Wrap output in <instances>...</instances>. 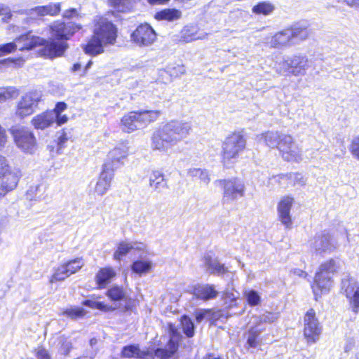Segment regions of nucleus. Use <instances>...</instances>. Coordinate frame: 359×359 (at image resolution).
Wrapping results in <instances>:
<instances>
[{"label": "nucleus", "instance_id": "obj_6", "mask_svg": "<svg viewBox=\"0 0 359 359\" xmlns=\"http://www.w3.org/2000/svg\"><path fill=\"white\" fill-rule=\"evenodd\" d=\"M246 145V140L240 133L228 136L222 146V163L226 168L231 167L238 158Z\"/></svg>", "mask_w": 359, "mask_h": 359}, {"label": "nucleus", "instance_id": "obj_10", "mask_svg": "<svg viewBox=\"0 0 359 359\" xmlns=\"http://www.w3.org/2000/svg\"><path fill=\"white\" fill-rule=\"evenodd\" d=\"M16 146L23 152L32 154L36 148V140L33 132L27 127L13 126L9 130Z\"/></svg>", "mask_w": 359, "mask_h": 359}, {"label": "nucleus", "instance_id": "obj_58", "mask_svg": "<svg viewBox=\"0 0 359 359\" xmlns=\"http://www.w3.org/2000/svg\"><path fill=\"white\" fill-rule=\"evenodd\" d=\"M68 121V117L65 114H59L57 115V119L55 122L58 126H61Z\"/></svg>", "mask_w": 359, "mask_h": 359}, {"label": "nucleus", "instance_id": "obj_27", "mask_svg": "<svg viewBox=\"0 0 359 359\" xmlns=\"http://www.w3.org/2000/svg\"><path fill=\"white\" fill-rule=\"evenodd\" d=\"M208 34L201 32L196 25H187L181 32V39L186 43L196 40H202L207 37Z\"/></svg>", "mask_w": 359, "mask_h": 359}, {"label": "nucleus", "instance_id": "obj_13", "mask_svg": "<svg viewBox=\"0 0 359 359\" xmlns=\"http://www.w3.org/2000/svg\"><path fill=\"white\" fill-rule=\"evenodd\" d=\"M41 96V93L37 90H32L25 93L17 102L15 115L23 118L32 114L37 107Z\"/></svg>", "mask_w": 359, "mask_h": 359}, {"label": "nucleus", "instance_id": "obj_17", "mask_svg": "<svg viewBox=\"0 0 359 359\" xmlns=\"http://www.w3.org/2000/svg\"><path fill=\"white\" fill-rule=\"evenodd\" d=\"M131 40L139 46H149L156 40L157 34L147 23L140 25L130 35Z\"/></svg>", "mask_w": 359, "mask_h": 359}, {"label": "nucleus", "instance_id": "obj_5", "mask_svg": "<svg viewBox=\"0 0 359 359\" xmlns=\"http://www.w3.org/2000/svg\"><path fill=\"white\" fill-rule=\"evenodd\" d=\"M160 110L139 109L124 115L121 119V128L126 133H133L147 128L156 121L161 115Z\"/></svg>", "mask_w": 359, "mask_h": 359}, {"label": "nucleus", "instance_id": "obj_52", "mask_svg": "<svg viewBox=\"0 0 359 359\" xmlns=\"http://www.w3.org/2000/svg\"><path fill=\"white\" fill-rule=\"evenodd\" d=\"M67 106L65 102H57L55 105V107L53 110H50L49 112H54L55 114V120L57 119V115L59 114H62L66 109Z\"/></svg>", "mask_w": 359, "mask_h": 359}, {"label": "nucleus", "instance_id": "obj_26", "mask_svg": "<svg viewBox=\"0 0 359 359\" xmlns=\"http://www.w3.org/2000/svg\"><path fill=\"white\" fill-rule=\"evenodd\" d=\"M121 354L123 357L133 359H154V353L148 350H140L138 346L128 345L123 348Z\"/></svg>", "mask_w": 359, "mask_h": 359}, {"label": "nucleus", "instance_id": "obj_54", "mask_svg": "<svg viewBox=\"0 0 359 359\" xmlns=\"http://www.w3.org/2000/svg\"><path fill=\"white\" fill-rule=\"evenodd\" d=\"M238 293L236 292V294L233 292L226 291L223 293V298L226 300H229L230 303L236 301L238 298Z\"/></svg>", "mask_w": 359, "mask_h": 359}, {"label": "nucleus", "instance_id": "obj_38", "mask_svg": "<svg viewBox=\"0 0 359 359\" xmlns=\"http://www.w3.org/2000/svg\"><path fill=\"white\" fill-rule=\"evenodd\" d=\"M275 9V7L273 4L269 2H260L253 6L252 11V13L259 15L262 14L264 15H267L271 14Z\"/></svg>", "mask_w": 359, "mask_h": 359}, {"label": "nucleus", "instance_id": "obj_63", "mask_svg": "<svg viewBox=\"0 0 359 359\" xmlns=\"http://www.w3.org/2000/svg\"><path fill=\"white\" fill-rule=\"evenodd\" d=\"M168 1L169 0H148L149 3L151 4H164Z\"/></svg>", "mask_w": 359, "mask_h": 359}, {"label": "nucleus", "instance_id": "obj_41", "mask_svg": "<svg viewBox=\"0 0 359 359\" xmlns=\"http://www.w3.org/2000/svg\"><path fill=\"white\" fill-rule=\"evenodd\" d=\"M64 264L65 265L69 274L71 276L72 274H74L80 270L84 265V262L82 259L76 258Z\"/></svg>", "mask_w": 359, "mask_h": 359}, {"label": "nucleus", "instance_id": "obj_62", "mask_svg": "<svg viewBox=\"0 0 359 359\" xmlns=\"http://www.w3.org/2000/svg\"><path fill=\"white\" fill-rule=\"evenodd\" d=\"M354 346V341L353 339H350L348 341V343L344 347V350L346 352L349 351L351 350L352 347Z\"/></svg>", "mask_w": 359, "mask_h": 359}, {"label": "nucleus", "instance_id": "obj_14", "mask_svg": "<svg viewBox=\"0 0 359 359\" xmlns=\"http://www.w3.org/2000/svg\"><path fill=\"white\" fill-rule=\"evenodd\" d=\"M60 11V4H50L47 6L35 7L29 11L28 16H22L20 20L22 21V24L15 25L18 29H25L27 25L34 23L36 17L43 16L45 15H55Z\"/></svg>", "mask_w": 359, "mask_h": 359}, {"label": "nucleus", "instance_id": "obj_45", "mask_svg": "<svg viewBox=\"0 0 359 359\" xmlns=\"http://www.w3.org/2000/svg\"><path fill=\"white\" fill-rule=\"evenodd\" d=\"M244 295L248 303L252 306H257L260 303L261 297L255 290H251L245 291Z\"/></svg>", "mask_w": 359, "mask_h": 359}, {"label": "nucleus", "instance_id": "obj_44", "mask_svg": "<svg viewBox=\"0 0 359 359\" xmlns=\"http://www.w3.org/2000/svg\"><path fill=\"white\" fill-rule=\"evenodd\" d=\"M254 318L255 325H258V327H259L260 324L262 323H271L275 321L277 319V316L274 313H266L261 316H255Z\"/></svg>", "mask_w": 359, "mask_h": 359}, {"label": "nucleus", "instance_id": "obj_51", "mask_svg": "<svg viewBox=\"0 0 359 359\" xmlns=\"http://www.w3.org/2000/svg\"><path fill=\"white\" fill-rule=\"evenodd\" d=\"M350 150L351 154L359 159V136L353 140Z\"/></svg>", "mask_w": 359, "mask_h": 359}, {"label": "nucleus", "instance_id": "obj_53", "mask_svg": "<svg viewBox=\"0 0 359 359\" xmlns=\"http://www.w3.org/2000/svg\"><path fill=\"white\" fill-rule=\"evenodd\" d=\"M35 357L36 359H50L48 352L41 347H39L36 350Z\"/></svg>", "mask_w": 359, "mask_h": 359}, {"label": "nucleus", "instance_id": "obj_32", "mask_svg": "<svg viewBox=\"0 0 359 359\" xmlns=\"http://www.w3.org/2000/svg\"><path fill=\"white\" fill-rule=\"evenodd\" d=\"M205 264L211 273L223 274L227 271L224 264L210 256L205 257Z\"/></svg>", "mask_w": 359, "mask_h": 359}, {"label": "nucleus", "instance_id": "obj_15", "mask_svg": "<svg viewBox=\"0 0 359 359\" xmlns=\"http://www.w3.org/2000/svg\"><path fill=\"white\" fill-rule=\"evenodd\" d=\"M304 336L309 343H316L322 332V326L316 317L313 309L309 310L304 319Z\"/></svg>", "mask_w": 359, "mask_h": 359}, {"label": "nucleus", "instance_id": "obj_48", "mask_svg": "<svg viewBox=\"0 0 359 359\" xmlns=\"http://www.w3.org/2000/svg\"><path fill=\"white\" fill-rule=\"evenodd\" d=\"M83 304L88 307L95 309H99L101 311H107L108 309L107 306L105 305L103 302H96V301H93V300H90V299L85 300L83 302Z\"/></svg>", "mask_w": 359, "mask_h": 359}, {"label": "nucleus", "instance_id": "obj_12", "mask_svg": "<svg viewBox=\"0 0 359 359\" xmlns=\"http://www.w3.org/2000/svg\"><path fill=\"white\" fill-rule=\"evenodd\" d=\"M310 247L317 255L323 256L334 252L339 244L329 232L323 231L316 233L310 240Z\"/></svg>", "mask_w": 359, "mask_h": 359}, {"label": "nucleus", "instance_id": "obj_39", "mask_svg": "<svg viewBox=\"0 0 359 359\" xmlns=\"http://www.w3.org/2000/svg\"><path fill=\"white\" fill-rule=\"evenodd\" d=\"M69 276H70V274H69L65 265L62 264L55 269L53 274L50 277V282L53 283L57 281H62Z\"/></svg>", "mask_w": 359, "mask_h": 359}, {"label": "nucleus", "instance_id": "obj_1", "mask_svg": "<svg viewBox=\"0 0 359 359\" xmlns=\"http://www.w3.org/2000/svg\"><path fill=\"white\" fill-rule=\"evenodd\" d=\"M191 131V122L180 119L171 120L154 131L151 137V148L154 151L165 152L187 138Z\"/></svg>", "mask_w": 359, "mask_h": 359}, {"label": "nucleus", "instance_id": "obj_2", "mask_svg": "<svg viewBox=\"0 0 359 359\" xmlns=\"http://www.w3.org/2000/svg\"><path fill=\"white\" fill-rule=\"evenodd\" d=\"M81 28V26L76 25L72 21H55L50 26V34L51 36L58 41H45L41 44L38 46H43V54L50 58L60 57L64 54L68 48V44L66 42L69 40L77 31Z\"/></svg>", "mask_w": 359, "mask_h": 359}, {"label": "nucleus", "instance_id": "obj_20", "mask_svg": "<svg viewBox=\"0 0 359 359\" xmlns=\"http://www.w3.org/2000/svg\"><path fill=\"white\" fill-rule=\"evenodd\" d=\"M129 146L128 142L119 144L109 151L107 161L104 164H109L112 171L123 165L122 160L128 156Z\"/></svg>", "mask_w": 359, "mask_h": 359}, {"label": "nucleus", "instance_id": "obj_37", "mask_svg": "<svg viewBox=\"0 0 359 359\" xmlns=\"http://www.w3.org/2000/svg\"><path fill=\"white\" fill-rule=\"evenodd\" d=\"M188 175L193 178L199 179L202 182L208 184L210 182L208 172L205 170L201 168H192L187 171Z\"/></svg>", "mask_w": 359, "mask_h": 359}, {"label": "nucleus", "instance_id": "obj_59", "mask_svg": "<svg viewBox=\"0 0 359 359\" xmlns=\"http://www.w3.org/2000/svg\"><path fill=\"white\" fill-rule=\"evenodd\" d=\"M67 137L66 135V134L63 133L62 135H61L59 137H58V145H59V148H62V146L64 145V144L67 142Z\"/></svg>", "mask_w": 359, "mask_h": 359}, {"label": "nucleus", "instance_id": "obj_56", "mask_svg": "<svg viewBox=\"0 0 359 359\" xmlns=\"http://www.w3.org/2000/svg\"><path fill=\"white\" fill-rule=\"evenodd\" d=\"M210 313L209 310H200L196 313V320L198 323H201L205 318L207 313Z\"/></svg>", "mask_w": 359, "mask_h": 359}, {"label": "nucleus", "instance_id": "obj_30", "mask_svg": "<svg viewBox=\"0 0 359 359\" xmlns=\"http://www.w3.org/2000/svg\"><path fill=\"white\" fill-rule=\"evenodd\" d=\"M116 276V271L111 267H105L101 269L96 274V282L100 288L105 287V286Z\"/></svg>", "mask_w": 359, "mask_h": 359}, {"label": "nucleus", "instance_id": "obj_33", "mask_svg": "<svg viewBox=\"0 0 359 359\" xmlns=\"http://www.w3.org/2000/svg\"><path fill=\"white\" fill-rule=\"evenodd\" d=\"M107 296L112 301H121L128 299L127 292L120 286H113L107 292Z\"/></svg>", "mask_w": 359, "mask_h": 359}, {"label": "nucleus", "instance_id": "obj_50", "mask_svg": "<svg viewBox=\"0 0 359 359\" xmlns=\"http://www.w3.org/2000/svg\"><path fill=\"white\" fill-rule=\"evenodd\" d=\"M289 178L293 182L294 184H298L304 186L306 183V178L304 175L299 173H292L290 174Z\"/></svg>", "mask_w": 359, "mask_h": 359}, {"label": "nucleus", "instance_id": "obj_28", "mask_svg": "<svg viewBox=\"0 0 359 359\" xmlns=\"http://www.w3.org/2000/svg\"><path fill=\"white\" fill-rule=\"evenodd\" d=\"M143 248L144 245L142 243L127 241L120 242L114 253V258L116 260L120 261L123 257L126 256L132 250H142Z\"/></svg>", "mask_w": 359, "mask_h": 359}, {"label": "nucleus", "instance_id": "obj_11", "mask_svg": "<svg viewBox=\"0 0 359 359\" xmlns=\"http://www.w3.org/2000/svg\"><path fill=\"white\" fill-rule=\"evenodd\" d=\"M280 65L283 69L280 70V73H287L298 76L305 75L306 71L313 66V61L309 60L306 55H294Z\"/></svg>", "mask_w": 359, "mask_h": 359}, {"label": "nucleus", "instance_id": "obj_47", "mask_svg": "<svg viewBox=\"0 0 359 359\" xmlns=\"http://www.w3.org/2000/svg\"><path fill=\"white\" fill-rule=\"evenodd\" d=\"M43 189L42 185H35L32 186L29 188V189L27 192V198H29L30 200L34 199L38 200L41 198V191Z\"/></svg>", "mask_w": 359, "mask_h": 359}, {"label": "nucleus", "instance_id": "obj_21", "mask_svg": "<svg viewBox=\"0 0 359 359\" xmlns=\"http://www.w3.org/2000/svg\"><path fill=\"white\" fill-rule=\"evenodd\" d=\"M114 171L109 164L102 165V170L95 187V192L99 196L104 195L111 187Z\"/></svg>", "mask_w": 359, "mask_h": 359}, {"label": "nucleus", "instance_id": "obj_57", "mask_svg": "<svg viewBox=\"0 0 359 359\" xmlns=\"http://www.w3.org/2000/svg\"><path fill=\"white\" fill-rule=\"evenodd\" d=\"M337 2H344L348 6L353 7L359 10V0H336Z\"/></svg>", "mask_w": 359, "mask_h": 359}, {"label": "nucleus", "instance_id": "obj_7", "mask_svg": "<svg viewBox=\"0 0 359 359\" xmlns=\"http://www.w3.org/2000/svg\"><path fill=\"white\" fill-rule=\"evenodd\" d=\"M337 269L338 263L333 259H330L320 265V270L316 273L314 283L312 285L316 296L330 290L332 285L331 274L337 271Z\"/></svg>", "mask_w": 359, "mask_h": 359}, {"label": "nucleus", "instance_id": "obj_9", "mask_svg": "<svg viewBox=\"0 0 359 359\" xmlns=\"http://www.w3.org/2000/svg\"><path fill=\"white\" fill-rule=\"evenodd\" d=\"M216 182L223 189L222 203L224 204L232 203L245 195V184L240 178L219 180Z\"/></svg>", "mask_w": 359, "mask_h": 359}, {"label": "nucleus", "instance_id": "obj_46", "mask_svg": "<svg viewBox=\"0 0 359 359\" xmlns=\"http://www.w3.org/2000/svg\"><path fill=\"white\" fill-rule=\"evenodd\" d=\"M262 330L263 329L258 327V325H255L251 328V330L249 332L248 341H247L248 344L250 347H256L257 346V338Z\"/></svg>", "mask_w": 359, "mask_h": 359}, {"label": "nucleus", "instance_id": "obj_3", "mask_svg": "<svg viewBox=\"0 0 359 359\" xmlns=\"http://www.w3.org/2000/svg\"><path fill=\"white\" fill-rule=\"evenodd\" d=\"M116 28L109 20L99 18L95 24L93 36L84 47L86 53L96 55L103 53L104 46L112 45L116 39Z\"/></svg>", "mask_w": 359, "mask_h": 359}, {"label": "nucleus", "instance_id": "obj_34", "mask_svg": "<svg viewBox=\"0 0 359 359\" xmlns=\"http://www.w3.org/2000/svg\"><path fill=\"white\" fill-rule=\"evenodd\" d=\"M281 137L282 134L271 131L262 134L259 140H263L268 147L274 148L278 147Z\"/></svg>", "mask_w": 359, "mask_h": 359}, {"label": "nucleus", "instance_id": "obj_23", "mask_svg": "<svg viewBox=\"0 0 359 359\" xmlns=\"http://www.w3.org/2000/svg\"><path fill=\"white\" fill-rule=\"evenodd\" d=\"M1 176L3 178L0 184V198L15 189L20 178L19 172L18 170H11V169L7 173Z\"/></svg>", "mask_w": 359, "mask_h": 359}, {"label": "nucleus", "instance_id": "obj_49", "mask_svg": "<svg viewBox=\"0 0 359 359\" xmlns=\"http://www.w3.org/2000/svg\"><path fill=\"white\" fill-rule=\"evenodd\" d=\"M59 344H60V351L63 355H67L72 348L71 342L66 338L60 337Z\"/></svg>", "mask_w": 359, "mask_h": 359}, {"label": "nucleus", "instance_id": "obj_16", "mask_svg": "<svg viewBox=\"0 0 359 359\" xmlns=\"http://www.w3.org/2000/svg\"><path fill=\"white\" fill-rule=\"evenodd\" d=\"M277 148L283 158L287 161L301 159V150L290 135L282 134Z\"/></svg>", "mask_w": 359, "mask_h": 359}, {"label": "nucleus", "instance_id": "obj_55", "mask_svg": "<svg viewBox=\"0 0 359 359\" xmlns=\"http://www.w3.org/2000/svg\"><path fill=\"white\" fill-rule=\"evenodd\" d=\"M0 15H6L5 18H3L4 21H7V19H10L12 16L10 10L2 4H0Z\"/></svg>", "mask_w": 359, "mask_h": 359}, {"label": "nucleus", "instance_id": "obj_31", "mask_svg": "<svg viewBox=\"0 0 359 359\" xmlns=\"http://www.w3.org/2000/svg\"><path fill=\"white\" fill-rule=\"evenodd\" d=\"M182 11L175 8H165L156 13L154 18L157 20L173 22L182 18Z\"/></svg>", "mask_w": 359, "mask_h": 359}, {"label": "nucleus", "instance_id": "obj_42", "mask_svg": "<svg viewBox=\"0 0 359 359\" xmlns=\"http://www.w3.org/2000/svg\"><path fill=\"white\" fill-rule=\"evenodd\" d=\"M181 325L184 334L188 337H192L194 334V325L191 320L186 316L181 318Z\"/></svg>", "mask_w": 359, "mask_h": 359}, {"label": "nucleus", "instance_id": "obj_35", "mask_svg": "<svg viewBox=\"0 0 359 359\" xmlns=\"http://www.w3.org/2000/svg\"><path fill=\"white\" fill-rule=\"evenodd\" d=\"M87 311L81 307L70 306L62 311V315L72 320H76L83 318Z\"/></svg>", "mask_w": 359, "mask_h": 359}, {"label": "nucleus", "instance_id": "obj_8", "mask_svg": "<svg viewBox=\"0 0 359 359\" xmlns=\"http://www.w3.org/2000/svg\"><path fill=\"white\" fill-rule=\"evenodd\" d=\"M44 41L43 39L28 32L15 38L12 42L0 44V57L11 53L17 49L21 51L31 50Z\"/></svg>", "mask_w": 359, "mask_h": 359}, {"label": "nucleus", "instance_id": "obj_22", "mask_svg": "<svg viewBox=\"0 0 359 359\" xmlns=\"http://www.w3.org/2000/svg\"><path fill=\"white\" fill-rule=\"evenodd\" d=\"M293 198L289 196H285L278 204V215L281 223L286 228H290L292 225V219L290 210L293 204Z\"/></svg>", "mask_w": 359, "mask_h": 359}, {"label": "nucleus", "instance_id": "obj_29", "mask_svg": "<svg viewBox=\"0 0 359 359\" xmlns=\"http://www.w3.org/2000/svg\"><path fill=\"white\" fill-rule=\"evenodd\" d=\"M149 187L156 192H162L168 188L164 175L159 170L153 171L149 176Z\"/></svg>", "mask_w": 359, "mask_h": 359}, {"label": "nucleus", "instance_id": "obj_36", "mask_svg": "<svg viewBox=\"0 0 359 359\" xmlns=\"http://www.w3.org/2000/svg\"><path fill=\"white\" fill-rule=\"evenodd\" d=\"M109 4L116 12H128L133 7L131 0H109Z\"/></svg>", "mask_w": 359, "mask_h": 359}, {"label": "nucleus", "instance_id": "obj_19", "mask_svg": "<svg viewBox=\"0 0 359 359\" xmlns=\"http://www.w3.org/2000/svg\"><path fill=\"white\" fill-rule=\"evenodd\" d=\"M170 331V340L168 344V347L165 348H157L154 354L160 359H177L175 357L178 348V341L181 337L175 327L172 325L169 326Z\"/></svg>", "mask_w": 359, "mask_h": 359}, {"label": "nucleus", "instance_id": "obj_18", "mask_svg": "<svg viewBox=\"0 0 359 359\" xmlns=\"http://www.w3.org/2000/svg\"><path fill=\"white\" fill-rule=\"evenodd\" d=\"M341 290L348 299L352 311H359V285L352 278H345L341 281Z\"/></svg>", "mask_w": 359, "mask_h": 359}, {"label": "nucleus", "instance_id": "obj_60", "mask_svg": "<svg viewBox=\"0 0 359 359\" xmlns=\"http://www.w3.org/2000/svg\"><path fill=\"white\" fill-rule=\"evenodd\" d=\"M6 142L5 132L0 126V147L2 146Z\"/></svg>", "mask_w": 359, "mask_h": 359}, {"label": "nucleus", "instance_id": "obj_40", "mask_svg": "<svg viewBox=\"0 0 359 359\" xmlns=\"http://www.w3.org/2000/svg\"><path fill=\"white\" fill-rule=\"evenodd\" d=\"M151 268V263L148 261H135L131 266L133 271L138 274L147 273Z\"/></svg>", "mask_w": 359, "mask_h": 359}, {"label": "nucleus", "instance_id": "obj_61", "mask_svg": "<svg viewBox=\"0 0 359 359\" xmlns=\"http://www.w3.org/2000/svg\"><path fill=\"white\" fill-rule=\"evenodd\" d=\"M291 272L294 275L298 276H300V277H302V276L305 277V276H306V273L304 271H303L301 269H294Z\"/></svg>", "mask_w": 359, "mask_h": 359}, {"label": "nucleus", "instance_id": "obj_4", "mask_svg": "<svg viewBox=\"0 0 359 359\" xmlns=\"http://www.w3.org/2000/svg\"><path fill=\"white\" fill-rule=\"evenodd\" d=\"M309 32L306 27L293 26L276 32L266 39V43L271 48H283L290 47L308 39Z\"/></svg>", "mask_w": 359, "mask_h": 359}, {"label": "nucleus", "instance_id": "obj_25", "mask_svg": "<svg viewBox=\"0 0 359 359\" xmlns=\"http://www.w3.org/2000/svg\"><path fill=\"white\" fill-rule=\"evenodd\" d=\"M55 122V114L49 111L34 116L31 121L32 125L37 130H45L50 127Z\"/></svg>", "mask_w": 359, "mask_h": 359}, {"label": "nucleus", "instance_id": "obj_43", "mask_svg": "<svg viewBox=\"0 0 359 359\" xmlns=\"http://www.w3.org/2000/svg\"><path fill=\"white\" fill-rule=\"evenodd\" d=\"M18 90L15 87L0 88V102L17 97Z\"/></svg>", "mask_w": 359, "mask_h": 359}, {"label": "nucleus", "instance_id": "obj_24", "mask_svg": "<svg viewBox=\"0 0 359 359\" xmlns=\"http://www.w3.org/2000/svg\"><path fill=\"white\" fill-rule=\"evenodd\" d=\"M218 291L215 285L209 284H198L194 287L193 294L198 299L208 301L215 299L218 296Z\"/></svg>", "mask_w": 359, "mask_h": 359}, {"label": "nucleus", "instance_id": "obj_64", "mask_svg": "<svg viewBox=\"0 0 359 359\" xmlns=\"http://www.w3.org/2000/svg\"><path fill=\"white\" fill-rule=\"evenodd\" d=\"M76 13V10L75 9H72V10H69V11H67L65 13H64V17L65 18H71L73 16V15Z\"/></svg>", "mask_w": 359, "mask_h": 359}]
</instances>
